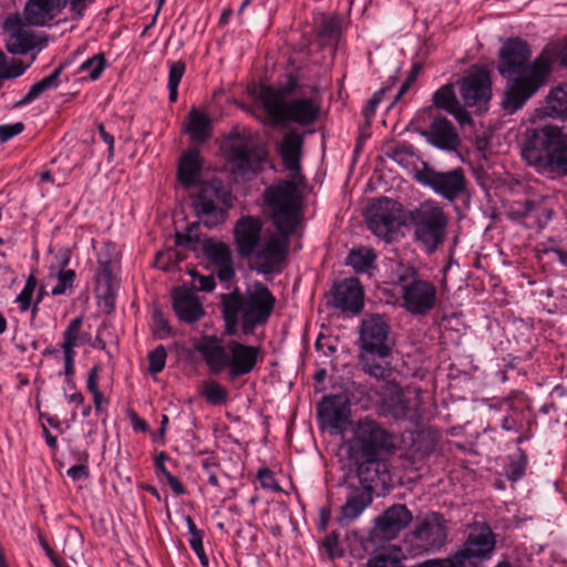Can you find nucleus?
Returning <instances> with one entry per match:
<instances>
[{
    "label": "nucleus",
    "instance_id": "nucleus-46",
    "mask_svg": "<svg viewBox=\"0 0 567 567\" xmlns=\"http://www.w3.org/2000/svg\"><path fill=\"white\" fill-rule=\"evenodd\" d=\"M105 65L106 60L104 53H97L84 61L81 64L80 70L83 72H89L90 79L95 81L101 76Z\"/></svg>",
    "mask_w": 567,
    "mask_h": 567
},
{
    "label": "nucleus",
    "instance_id": "nucleus-55",
    "mask_svg": "<svg viewBox=\"0 0 567 567\" xmlns=\"http://www.w3.org/2000/svg\"><path fill=\"white\" fill-rule=\"evenodd\" d=\"M96 280L99 285L105 288H111L113 281V272L111 261H100L96 272Z\"/></svg>",
    "mask_w": 567,
    "mask_h": 567
},
{
    "label": "nucleus",
    "instance_id": "nucleus-39",
    "mask_svg": "<svg viewBox=\"0 0 567 567\" xmlns=\"http://www.w3.org/2000/svg\"><path fill=\"white\" fill-rule=\"evenodd\" d=\"M384 359H379L377 353L360 352L359 361L362 370L377 380H384L390 375L388 364H384Z\"/></svg>",
    "mask_w": 567,
    "mask_h": 567
},
{
    "label": "nucleus",
    "instance_id": "nucleus-29",
    "mask_svg": "<svg viewBox=\"0 0 567 567\" xmlns=\"http://www.w3.org/2000/svg\"><path fill=\"white\" fill-rule=\"evenodd\" d=\"M287 81L280 87L271 85H261L258 93V101L261 103L266 113L288 103L287 97L295 94L300 85L298 78L289 73Z\"/></svg>",
    "mask_w": 567,
    "mask_h": 567
},
{
    "label": "nucleus",
    "instance_id": "nucleus-1",
    "mask_svg": "<svg viewBox=\"0 0 567 567\" xmlns=\"http://www.w3.org/2000/svg\"><path fill=\"white\" fill-rule=\"evenodd\" d=\"M530 56V45L517 37L507 39L499 49L496 69L506 79L501 106L509 114L520 110L546 86L554 72L553 47L546 44L533 61H529Z\"/></svg>",
    "mask_w": 567,
    "mask_h": 567
},
{
    "label": "nucleus",
    "instance_id": "nucleus-64",
    "mask_svg": "<svg viewBox=\"0 0 567 567\" xmlns=\"http://www.w3.org/2000/svg\"><path fill=\"white\" fill-rule=\"evenodd\" d=\"M449 113L454 116L461 126H465L467 124L470 125L473 123L470 113L461 105L460 102Z\"/></svg>",
    "mask_w": 567,
    "mask_h": 567
},
{
    "label": "nucleus",
    "instance_id": "nucleus-41",
    "mask_svg": "<svg viewBox=\"0 0 567 567\" xmlns=\"http://www.w3.org/2000/svg\"><path fill=\"white\" fill-rule=\"evenodd\" d=\"M432 103L436 109L449 113L458 103L454 85L452 83L442 85L434 92Z\"/></svg>",
    "mask_w": 567,
    "mask_h": 567
},
{
    "label": "nucleus",
    "instance_id": "nucleus-19",
    "mask_svg": "<svg viewBox=\"0 0 567 567\" xmlns=\"http://www.w3.org/2000/svg\"><path fill=\"white\" fill-rule=\"evenodd\" d=\"M21 14H9L3 22L6 49L11 54H25L38 45V39Z\"/></svg>",
    "mask_w": 567,
    "mask_h": 567
},
{
    "label": "nucleus",
    "instance_id": "nucleus-24",
    "mask_svg": "<svg viewBox=\"0 0 567 567\" xmlns=\"http://www.w3.org/2000/svg\"><path fill=\"white\" fill-rule=\"evenodd\" d=\"M420 135L432 146L445 152H456L461 145L456 128L451 121L441 115L433 117L429 127L420 131Z\"/></svg>",
    "mask_w": 567,
    "mask_h": 567
},
{
    "label": "nucleus",
    "instance_id": "nucleus-45",
    "mask_svg": "<svg viewBox=\"0 0 567 567\" xmlns=\"http://www.w3.org/2000/svg\"><path fill=\"white\" fill-rule=\"evenodd\" d=\"M375 254L372 250H353L348 256V265L357 272L370 269L374 262Z\"/></svg>",
    "mask_w": 567,
    "mask_h": 567
},
{
    "label": "nucleus",
    "instance_id": "nucleus-6",
    "mask_svg": "<svg viewBox=\"0 0 567 567\" xmlns=\"http://www.w3.org/2000/svg\"><path fill=\"white\" fill-rule=\"evenodd\" d=\"M413 239L427 254H434L446 240L449 216L435 200L422 202L409 212Z\"/></svg>",
    "mask_w": 567,
    "mask_h": 567
},
{
    "label": "nucleus",
    "instance_id": "nucleus-8",
    "mask_svg": "<svg viewBox=\"0 0 567 567\" xmlns=\"http://www.w3.org/2000/svg\"><path fill=\"white\" fill-rule=\"evenodd\" d=\"M495 544V535L489 525L476 523L470 527L465 542L454 554L464 563V567H483L492 557Z\"/></svg>",
    "mask_w": 567,
    "mask_h": 567
},
{
    "label": "nucleus",
    "instance_id": "nucleus-7",
    "mask_svg": "<svg viewBox=\"0 0 567 567\" xmlns=\"http://www.w3.org/2000/svg\"><path fill=\"white\" fill-rule=\"evenodd\" d=\"M230 206V193L220 179L214 178L203 183L198 193L193 197L196 216L207 227L213 228L223 224L227 218V209L217 205Z\"/></svg>",
    "mask_w": 567,
    "mask_h": 567
},
{
    "label": "nucleus",
    "instance_id": "nucleus-3",
    "mask_svg": "<svg viewBox=\"0 0 567 567\" xmlns=\"http://www.w3.org/2000/svg\"><path fill=\"white\" fill-rule=\"evenodd\" d=\"M520 155L540 175L550 178L567 176V135L557 125L527 128Z\"/></svg>",
    "mask_w": 567,
    "mask_h": 567
},
{
    "label": "nucleus",
    "instance_id": "nucleus-18",
    "mask_svg": "<svg viewBox=\"0 0 567 567\" xmlns=\"http://www.w3.org/2000/svg\"><path fill=\"white\" fill-rule=\"evenodd\" d=\"M290 236H270L260 249H256L254 256L258 272L269 275L281 271L288 256Z\"/></svg>",
    "mask_w": 567,
    "mask_h": 567
},
{
    "label": "nucleus",
    "instance_id": "nucleus-12",
    "mask_svg": "<svg viewBox=\"0 0 567 567\" xmlns=\"http://www.w3.org/2000/svg\"><path fill=\"white\" fill-rule=\"evenodd\" d=\"M403 307L415 316H424L434 309L437 301L436 286L422 279L416 271L412 272L411 279L403 285Z\"/></svg>",
    "mask_w": 567,
    "mask_h": 567
},
{
    "label": "nucleus",
    "instance_id": "nucleus-49",
    "mask_svg": "<svg viewBox=\"0 0 567 567\" xmlns=\"http://www.w3.org/2000/svg\"><path fill=\"white\" fill-rule=\"evenodd\" d=\"M167 352L163 344L157 346L147 354L148 371L151 374H157L165 368Z\"/></svg>",
    "mask_w": 567,
    "mask_h": 567
},
{
    "label": "nucleus",
    "instance_id": "nucleus-22",
    "mask_svg": "<svg viewBox=\"0 0 567 567\" xmlns=\"http://www.w3.org/2000/svg\"><path fill=\"white\" fill-rule=\"evenodd\" d=\"M412 519L413 515L404 504H394L377 517L372 534L381 539H394Z\"/></svg>",
    "mask_w": 567,
    "mask_h": 567
},
{
    "label": "nucleus",
    "instance_id": "nucleus-58",
    "mask_svg": "<svg viewBox=\"0 0 567 567\" xmlns=\"http://www.w3.org/2000/svg\"><path fill=\"white\" fill-rule=\"evenodd\" d=\"M24 130V124L22 122H17L14 124H3L0 125V143H6L12 137L19 135Z\"/></svg>",
    "mask_w": 567,
    "mask_h": 567
},
{
    "label": "nucleus",
    "instance_id": "nucleus-30",
    "mask_svg": "<svg viewBox=\"0 0 567 567\" xmlns=\"http://www.w3.org/2000/svg\"><path fill=\"white\" fill-rule=\"evenodd\" d=\"M371 502V493L362 489H355L348 496L346 503L340 507V512L336 517L337 523L340 526H348L362 514Z\"/></svg>",
    "mask_w": 567,
    "mask_h": 567
},
{
    "label": "nucleus",
    "instance_id": "nucleus-62",
    "mask_svg": "<svg viewBox=\"0 0 567 567\" xmlns=\"http://www.w3.org/2000/svg\"><path fill=\"white\" fill-rule=\"evenodd\" d=\"M154 320L156 326L154 334L157 339H165L172 334V329L168 324V321L162 316V313H156L154 316Z\"/></svg>",
    "mask_w": 567,
    "mask_h": 567
},
{
    "label": "nucleus",
    "instance_id": "nucleus-63",
    "mask_svg": "<svg viewBox=\"0 0 567 567\" xmlns=\"http://www.w3.org/2000/svg\"><path fill=\"white\" fill-rule=\"evenodd\" d=\"M548 47L555 49L554 65L559 62L560 66L567 69V38L563 45L559 42H550Z\"/></svg>",
    "mask_w": 567,
    "mask_h": 567
},
{
    "label": "nucleus",
    "instance_id": "nucleus-42",
    "mask_svg": "<svg viewBox=\"0 0 567 567\" xmlns=\"http://www.w3.org/2000/svg\"><path fill=\"white\" fill-rule=\"evenodd\" d=\"M200 394L213 405H224L227 402V390L215 380L203 383Z\"/></svg>",
    "mask_w": 567,
    "mask_h": 567
},
{
    "label": "nucleus",
    "instance_id": "nucleus-47",
    "mask_svg": "<svg viewBox=\"0 0 567 567\" xmlns=\"http://www.w3.org/2000/svg\"><path fill=\"white\" fill-rule=\"evenodd\" d=\"M202 467L204 473L207 475L208 483L214 487H219V481L217 474L220 470L219 457L215 453H209L202 461Z\"/></svg>",
    "mask_w": 567,
    "mask_h": 567
},
{
    "label": "nucleus",
    "instance_id": "nucleus-4",
    "mask_svg": "<svg viewBox=\"0 0 567 567\" xmlns=\"http://www.w3.org/2000/svg\"><path fill=\"white\" fill-rule=\"evenodd\" d=\"M195 350L200 353L212 374L228 369L229 380L249 374L258 362L260 347L244 344L231 340L225 347L216 336H203Z\"/></svg>",
    "mask_w": 567,
    "mask_h": 567
},
{
    "label": "nucleus",
    "instance_id": "nucleus-36",
    "mask_svg": "<svg viewBox=\"0 0 567 567\" xmlns=\"http://www.w3.org/2000/svg\"><path fill=\"white\" fill-rule=\"evenodd\" d=\"M187 131L192 140L203 143L210 137V118L207 114L193 109L188 113Z\"/></svg>",
    "mask_w": 567,
    "mask_h": 567
},
{
    "label": "nucleus",
    "instance_id": "nucleus-53",
    "mask_svg": "<svg viewBox=\"0 0 567 567\" xmlns=\"http://www.w3.org/2000/svg\"><path fill=\"white\" fill-rule=\"evenodd\" d=\"M414 567H464V563L453 554L445 558H431L416 564Z\"/></svg>",
    "mask_w": 567,
    "mask_h": 567
},
{
    "label": "nucleus",
    "instance_id": "nucleus-48",
    "mask_svg": "<svg viewBox=\"0 0 567 567\" xmlns=\"http://www.w3.org/2000/svg\"><path fill=\"white\" fill-rule=\"evenodd\" d=\"M35 60V55L32 56L29 63H24L21 59H11L9 62L6 60L3 68L2 80L16 79L22 75L27 69L30 68L32 62Z\"/></svg>",
    "mask_w": 567,
    "mask_h": 567
},
{
    "label": "nucleus",
    "instance_id": "nucleus-40",
    "mask_svg": "<svg viewBox=\"0 0 567 567\" xmlns=\"http://www.w3.org/2000/svg\"><path fill=\"white\" fill-rule=\"evenodd\" d=\"M520 216L533 219L537 227L543 228L550 220L553 210L546 208L540 202L526 199L523 203Z\"/></svg>",
    "mask_w": 567,
    "mask_h": 567
},
{
    "label": "nucleus",
    "instance_id": "nucleus-50",
    "mask_svg": "<svg viewBox=\"0 0 567 567\" xmlns=\"http://www.w3.org/2000/svg\"><path fill=\"white\" fill-rule=\"evenodd\" d=\"M76 274L72 269H62L58 274V284L52 289L53 296L65 295L74 285Z\"/></svg>",
    "mask_w": 567,
    "mask_h": 567
},
{
    "label": "nucleus",
    "instance_id": "nucleus-10",
    "mask_svg": "<svg viewBox=\"0 0 567 567\" xmlns=\"http://www.w3.org/2000/svg\"><path fill=\"white\" fill-rule=\"evenodd\" d=\"M392 447L391 434L377 421L365 417L358 422L351 453H359L361 456H372L380 455L381 452H388Z\"/></svg>",
    "mask_w": 567,
    "mask_h": 567
},
{
    "label": "nucleus",
    "instance_id": "nucleus-35",
    "mask_svg": "<svg viewBox=\"0 0 567 567\" xmlns=\"http://www.w3.org/2000/svg\"><path fill=\"white\" fill-rule=\"evenodd\" d=\"M409 403V399L399 386L391 389L382 399L383 410L394 419L406 416L410 410Z\"/></svg>",
    "mask_w": 567,
    "mask_h": 567
},
{
    "label": "nucleus",
    "instance_id": "nucleus-59",
    "mask_svg": "<svg viewBox=\"0 0 567 567\" xmlns=\"http://www.w3.org/2000/svg\"><path fill=\"white\" fill-rule=\"evenodd\" d=\"M94 1L95 0H70L69 10L71 12L72 20H81L84 17L86 8Z\"/></svg>",
    "mask_w": 567,
    "mask_h": 567
},
{
    "label": "nucleus",
    "instance_id": "nucleus-61",
    "mask_svg": "<svg viewBox=\"0 0 567 567\" xmlns=\"http://www.w3.org/2000/svg\"><path fill=\"white\" fill-rule=\"evenodd\" d=\"M186 65L183 61L172 63L168 73V86H178L185 73Z\"/></svg>",
    "mask_w": 567,
    "mask_h": 567
},
{
    "label": "nucleus",
    "instance_id": "nucleus-37",
    "mask_svg": "<svg viewBox=\"0 0 567 567\" xmlns=\"http://www.w3.org/2000/svg\"><path fill=\"white\" fill-rule=\"evenodd\" d=\"M546 103L549 116L567 118V82L553 87L546 96Z\"/></svg>",
    "mask_w": 567,
    "mask_h": 567
},
{
    "label": "nucleus",
    "instance_id": "nucleus-27",
    "mask_svg": "<svg viewBox=\"0 0 567 567\" xmlns=\"http://www.w3.org/2000/svg\"><path fill=\"white\" fill-rule=\"evenodd\" d=\"M173 309L177 318L186 323L200 320L205 310L195 293L186 287H177L172 292Z\"/></svg>",
    "mask_w": 567,
    "mask_h": 567
},
{
    "label": "nucleus",
    "instance_id": "nucleus-60",
    "mask_svg": "<svg viewBox=\"0 0 567 567\" xmlns=\"http://www.w3.org/2000/svg\"><path fill=\"white\" fill-rule=\"evenodd\" d=\"M413 147L409 144H402L393 147L388 156L398 163H403L409 157L413 156Z\"/></svg>",
    "mask_w": 567,
    "mask_h": 567
},
{
    "label": "nucleus",
    "instance_id": "nucleus-5",
    "mask_svg": "<svg viewBox=\"0 0 567 567\" xmlns=\"http://www.w3.org/2000/svg\"><path fill=\"white\" fill-rule=\"evenodd\" d=\"M264 199L278 233L293 235L302 220V196L297 185L288 179L280 181L265 189Z\"/></svg>",
    "mask_w": 567,
    "mask_h": 567
},
{
    "label": "nucleus",
    "instance_id": "nucleus-23",
    "mask_svg": "<svg viewBox=\"0 0 567 567\" xmlns=\"http://www.w3.org/2000/svg\"><path fill=\"white\" fill-rule=\"evenodd\" d=\"M262 223L259 217L243 216L234 227V239L240 257L254 255L261 240Z\"/></svg>",
    "mask_w": 567,
    "mask_h": 567
},
{
    "label": "nucleus",
    "instance_id": "nucleus-54",
    "mask_svg": "<svg viewBox=\"0 0 567 567\" xmlns=\"http://www.w3.org/2000/svg\"><path fill=\"white\" fill-rule=\"evenodd\" d=\"M186 524L189 532V545L194 551H198L200 549H204L203 546V538H204V532L198 529L194 519L190 516L186 517Z\"/></svg>",
    "mask_w": 567,
    "mask_h": 567
},
{
    "label": "nucleus",
    "instance_id": "nucleus-13",
    "mask_svg": "<svg viewBox=\"0 0 567 567\" xmlns=\"http://www.w3.org/2000/svg\"><path fill=\"white\" fill-rule=\"evenodd\" d=\"M417 181L450 202L458 198L466 190L467 184L465 173L461 167L439 172L425 166L417 173Z\"/></svg>",
    "mask_w": 567,
    "mask_h": 567
},
{
    "label": "nucleus",
    "instance_id": "nucleus-34",
    "mask_svg": "<svg viewBox=\"0 0 567 567\" xmlns=\"http://www.w3.org/2000/svg\"><path fill=\"white\" fill-rule=\"evenodd\" d=\"M365 567H404L402 564V549L396 545L378 548L368 559Z\"/></svg>",
    "mask_w": 567,
    "mask_h": 567
},
{
    "label": "nucleus",
    "instance_id": "nucleus-44",
    "mask_svg": "<svg viewBox=\"0 0 567 567\" xmlns=\"http://www.w3.org/2000/svg\"><path fill=\"white\" fill-rule=\"evenodd\" d=\"M199 223H193L187 226L185 233H176L175 244L179 247H184L188 250H197L198 245L202 246L203 239L198 234Z\"/></svg>",
    "mask_w": 567,
    "mask_h": 567
},
{
    "label": "nucleus",
    "instance_id": "nucleus-51",
    "mask_svg": "<svg viewBox=\"0 0 567 567\" xmlns=\"http://www.w3.org/2000/svg\"><path fill=\"white\" fill-rule=\"evenodd\" d=\"M37 284H38V281H37L35 276L33 274H31L28 277L22 291L18 295L17 300H16L20 305L21 311H27L31 307L32 297H33L34 290L37 288Z\"/></svg>",
    "mask_w": 567,
    "mask_h": 567
},
{
    "label": "nucleus",
    "instance_id": "nucleus-32",
    "mask_svg": "<svg viewBox=\"0 0 567 567\" xmlns=\"http://www.w3.org/2000/svg\"><path fill=\"white\" fill-rule=\"evenodd\" d=\"M200 171L202 162L197 151L189 150L183 154L178 164V181L183 186L196 185Z\"/></svg>",
    "mask_w": 567,
    "mask_h": 567
},
{
    "label": "nucleus",
    "instance_id": "nucleus-15",
    "mask_svg": "<svg viewBox=\"0 0 567 567\" xmlns=\"http://www.w3.org/2000/svg\"><path fill=\"white\" fill-rule=\"evenodd\" d=\"M401 205L390 198L377 199L368 210V227L380 238H388L395 233L400 223Z\"/></svg>",
    "mask_w": 567,
    "mask_h": 567
},
{
    "label": "nucleus",
    "instance_id": "nucleus-28",
    "mask_svg": "<svg viewBox=\"0 0 567 567\" xmlns=\"http://www.w3.org/2000/svg\"><path fill=\"white\" fill-rule=\"evenodd\" d=\"M68 4V0H28L22 19L34 27L45 25L53 20Z\"/></svg>",
    "mask_w": 567,
    "mask_h": 567
},
{
    "label": "nucleus",
    "instance_id": "nucleus-43",
    "mask_svg": "<svg viewBox=\"0 0 567 567\" xmlns=\"http://www.w3.org/2000/svg\"><path fill=\"white\" fill-rule=\"evenodd\" d=\"M83 323L82 317H76L66 327L63 332V342L61 349L63 351L75 352L74 349L79 346L81 339V327Z\"/></svg>",
    "mask_w": 567,
    "mask_h": 567
},
{
    "label": "nucleus",
    "instance_id": "nucleus-52",
    "mask_svg": "<svg viewBox=\"0 0 567 567\" xmlns=\"http://www.w3.org/2000/svg\"><path fill=\"white\" fill-rule=\"evenodd\" d=\"M518 460L512 461L506 468V475L508 480L513 482H516L524 476L527 466V455L520 449L518 450Z\"/></svg>",
    "mask_w": 567,
    "mask_h": 567
},
{
    "label": "nucleus",
    "instance_id": "nucleus-14",
    "mask_svg": "<svg viewBox=\"0 0 567 567\" xmlns=\"http://www.w3.org/2000/svg\"><path fill=\"white\" fill-rule=\"evenodd\" d=\"M321 105L312 97H298L270 111L267 115L275 124L293 123L307 127L320 118Z\"/></svg>",
    "mask_w": 567,
    "mask_h": 567
},
{
    "label": "nucleus",
    "instance_id": "nucleus-11",
    "mask_svg": "<svg viewBox=\"0 0 567 567\" xmlns=\"http://www.w3.org/2000/svg\"><path fill=\"white\" fill-rule=\"evenodd\" d=\"M460 94L467 107L487 110L492 99V78L486 66L474 65L460 83Z\"/></svg>",
    "mask_w": 567,
    "mask_h": 567
},
{
    "label": "nucleus",
    "instance_id": "nucleus-56",
    "mask_svg": "<svg viewBox=\"0 0 567 567\" xmlns=\"http://www.w3.org/2000/svg\"><path fill=\"white\" fill-rule=\"evenodd\" d=\"M257 478L264 488L276 491V492L281 489L279 484L277 483L275 473L267 467L260 468L258 471Z\"/></svg>",
    "mask_w": 567,
    "mask_h": 567
},
{
    "label": "nucleus",
    "instance_id": "nucleus-38",
    "mask_svg": "<svg viewBox=\"0 0 567 567\" xmlns=\"http://www.w3.org/2000/svg\"><path fill=\"white\" fill-rule=\"evenodd\" d=\"M439 434L432 430L416 432L413 436L412 453L414 457L422 458L432 453L437 444Z\"/></svg>",
    "mask_w": 567,
    "mask_h": 567
},
{
    "label": "nucleus",
    "instance_id": "nucleus-31",
    "mask_svg": "<svg viewBox=\"0 0 567 567\" xmlns=\"http://www.w3.org/2000/svg\"><path fill=\"white\" fill-rule=\"evenodd\" d=\"M303 137L297 132H288L284 135L279 146V154L284 165L289 171L300 169Z\"/></svg>",
    "mask_w": 567,
    "mask_h": 567
},
{
    "label": "nucleus",
    "instance_id": "nucleus-9",
    "mask_svg": "<svg viewBox=\"0 0 567 567\" xmlns=\"http://www.w3.org/2000/svg\"><path fill=\"white\" fill-rule=\"evenodd\" d=\"M390 324L381 315H370L360 323V352L377 353L379 359H386L392 353L390 343Z\"/></svg>",
    "mask_w": 567,
    "mask_h": 567
},
{
    "label": "nucleus",
    "instance_id": "nucleus-16",
    "mask_svg": "<svg viewBox=\"0 0 567 567\" xmlns=\"http://www.w3.org/2000/svg\"><path fill=\"white\" fill-rule=\"evenodd\" d=\"M412 536L417 546L426 551L440 549L447 538V525L444 516L431 512L423 518H417Z\"/></svg>",
    "mask_w": 567,
    "mask_h": 567
},
{
    "label": "nucleus",
    "instance_id": "nucleus-33",
    "mask_svg": "<svg viewBox=\"0 0 567 567\" xmlns=\"http://www.w3.org/2000/svg\"><path fill=\"white\" fill-rule=\"evenodd\" d=\"M65 66V62L60 63L51 74L43 78L41 81L34 83L30 87L29 92L20 101L14 103V107H21L27 104H30L31 102L40 97V95L45 91L58 87L60 84V75L62 74Z\"/></svg>",
    "mask_w": 567,
    "mask_h": 567
},
{
    "label": "nucleus",
    "instance_id": "nucleus-21",
    "mask_svg": "<svg viewBox=\"0 0 567 567\" xmlns=\"http://www.w3.org/2000/svg\"><path fill=\"white\" fill-rule=\"evenodd\" d=\"M226 156L237 171L257 172L267 159V151L257 145L250 146L247 141L237 135L227 146Z\"/></svg>",
    "mask_w": 567,
    "mask_h": 567
},
{
    "label": "nucleus",
    "instance_id": "nucleus-25",
    "mask_svg": "<svg viewBox=\"0 0 567 567\" xmlns=\"http://www.w3.org/2000/svg\"><path fill=\"white\" fill-rule=\"evenodd\" d=\"M204 256L217 268V277L221 282L235 278L233 252L229 245L212 237H205L202 244Z\"/></svg>",
    "mask_w": 567,
    "mask_h": 567
},
{
    "label": "nucleus",
    "instance_id": "nucleus-26",
    "mask_svg": "<svg viewBox=\"0 0 567 567\" xmlns=\"http://www.w3.org/2000/svg\"><path fill=\"white\" fill-rule=\"evenodd\" d=\"M357 466V476L363 487L362 491L371 493L373 486L379 482L384 483L388 474L386 464L379 455L361 456L359 453H351Z\"/></svg>",
    "mask_w": 567,
    "mask_h": 567
},
{
    "label": "nucleus",
    "instance_id": "nucleus-2",
    "mask_svg": "<svg viewBox=\"0 0 567 567\" xmlns=\"http://www.w3.org/2000/svg\"><path fill=\"white\" fill-rule=\"evenodd\" d=\"M276 302L270 289L259 281L244 293L238 288L229 293H221L220 307L227 334H235L239 322L245 336L254 334L257 327L268 322Z\"/></svg>",
    "mask_w": 567,
    "mask_h": 567
},
{
    "label": "nucleus",
    "instance_id": "nucleus-20",
    "mask_svg": "<svg viewBox=\"0 0 567 567\" xmlns=\"http://www.w3.org/2000/svg\"><path fill=\"white\" fill-rule=\"evenodd\" d=\"M330 296L329 303L336 309L352 315H359L363 310L364 291L360 280L355 277L334 282Z\"/></svg>",
    "mask_w": 567,
    "mask_h": 567
},
{
    "label": "nucleus",
    "instance_id": "nucleus-17",
    "mask_svg": "<svg viewBox=\"0 0 567 567\" xmlns=\"http://www.w3.org/2000/svg\"><path fill=\"white\" fill-rule=\"evenodd\" d=\"M318 419L326 427L343 434L351 425V408L342 394L327 395L317 405Z\"/></svg>",
    "mask_w": 567,
    "mask_h": 567
},
{
    "label": "nucleus",
    "instance_id": "nucleus-57",
    "mask_svg": "<svg viewBox=\"0 0 567 567\" xmlns=\"http://www.w3.org/2000/svg\"><path fill=\"white\" fill-rule=\"evenodd\" d=\"M388 87H381L377 92L373 93L371 99L368 101L367 105L363 109V115L367 120H370L374 116L377 106L381 103L383 95L388 91Z\"/></svg>",
    "mask_w": 567,
    "mask_h": 567
}]
</instances>
